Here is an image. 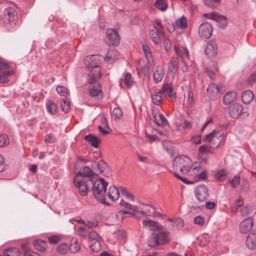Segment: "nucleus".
Listing matches in <instances>:
<instances>
[{
    "instance_id": "obj_21",
    "label": "nucleus",
    "mask_w": 256,
    "mask_h": 256,
    "mask_svg": "<svg viewBox=\"0 0 256 256\" xmlns=\"http://www.w3.org/2000/svg\"><path fill=\"white\" fill-rule=\"evenodd\" d=\"M108 195L109 198L114 202L119 198V191L116 186H111L108 188Z\"/></svg>"
},
{
    "instance_id": "obj_43",
    "label": "nucleus",
    "mask_w": 256,
    "mask_h": 256,
    "mask_svg": "<svg viewBox=\"0 0 256 256\" xmlns=\"http://www.w3.org/2000/svg\"><path fill=\"white\" fill-rule=\"evenodd\" d=\"M57 92L61 96H67L70 95L68 90L66 88L62 86H58L56 87Z\"/></svg>"
},
{
    "instance_id": "obj_16",
    "label": "nucleus",
    "mask_w": 256,
    "mask_h": 256,
    "mask_svg": "<svg viewBox=\"0 0 256 256\" xmlns=\"http://www.w3.org/2000/svg\"><path fill=\"white\" fill-rule=\"evenodd\" d=\"M246 245L250 250L256 248V231H251L248 236L246 240Z\"/></svg>"
},
{
    "instance_id": "obj_24",
    "label": "nucleus",
    "mask_w": 256,
    "mask_h": 256,
    "mask_svg": "<svg viewBox=\"0 0 256 256\" xmlns=\"http://www.w3.org/2000/svg\"><path fill=\"white\" fill-rule=\"evenodd\" d=\"M33 245L36 250L40 252H44L46 248L47 242L44 240H36L34 241Z\"/></svg>"
},
{
    "instance_id": "obj_37",
    "label": "nucleus",
    "mask_w": 256,
    "mask_h": 256,
    "mask_svg": "<svg viewBox=\"0 0 256 256\" xmlns=\"http://www.w3.org/2000/svg\"><path fill=\"white\" fill-rule=\"evenodd\" d=\"M60 108L64 113H68L70 110V102L67 100H62L60 104Z\"/></svg>"
},
{
    "instance_id": "obj_20",
    "label": "nucleus",
    "mask_w": 256,
    "mask_h": 256,
    "mask_svg": "<svg viewBox=\"0 0 256 256\" xmlns=\"http://www.w3.org/2000/svg\"><path fill=\"white\" fill-rule=\"evenodd\" d=\"M164 75V70L162 66H158L154 72L153 77L154 82L158 83L162 81Z\"/></svg>"
},
{
    "instance_id": "obj_59",
    "label": "nucleus",
    "mask_w": 256,
    "mask_h": 256,
    "mask_svg": "<svg viewBox=\"0 0 256 256\" xmlns=\"http://www.w3.org/2000/svg\"><path fill=\"white\" fill-rule=\"evenodd\" d=\"M256 82V71L253 72L248 78V83L250 85Z\"/></svg>"
},
{
    "instance_id": "obj_12",
    "label": "nucleus",
    "mask_w": 256,
    "mask_h": 256,
    "mask_svg": "<svg viewBox=\"0 0 256 256\" xmlns=\"http://www.w3.org/2000/svg\"><path fill=\"white\" fill-rule=\"evenodd\" d=\"M204 52L208 58H214L218 52L217 44L212 41L208 42Z\"/></svg>"
},
{
    "instance_id": "obj_51",
    "label": "nucleus",
    "mask_w": 256,
    "mask_h": 256,
    "mask_svg": "<svg viewBox=\"0 0 256 256\" xmlns=\"http://www.w3.org/2000/svg\"><path fill=\"white\" fill-rule=\"evenodd\" d=\"M145 136L148 139V142L150 143H152L156 141H160V139L158 136H157L156 135L150 134H148L146 132H145Z\"/></svg>"
},
{
    "instance_id": "obj_49",
    "label": "nucleus",
    "mask_w": 256,
    "mask_h": 256,
    "mask_svg": "<svg viewBox=\"0 0 256 256\" xmlns=\"http://www.w3.org/2000/svg\"><path fill=\"white\" fill-rule=\"evenodd\" d=\"M217 134V132L216 130H214L210 133L206 134L202 138V140L206 142H208L209 143L211 142V140L213 138L214 136Z\"/></svg>"
},
{
    "instance_id": "obj_8",
    "label": "nucleus",
    "mask_w": 256,
    "mask_h": 256,
    "mask_svg": "<svg viewBox=\"0 0 256 256\" xmlns=\"http://www.w3.org/2000/svg\"><path fill=\"white\" fill-rule=\"evenodd\" d=\"M96 176L94 172H92L90 166H84L82 168V172L78 170L74 176V178L79 179L80 177L82 178V180H86L90 178H94L92 177Z\"/></svg>"
},
{
    "instance_id": "obj_23",
    "label": "nucleus",
    "mask_w": 256,
    "mask_h": 256,
    "mask_svg": "<svg viewBox=\"0 0 256 256\" xmlns=\"http://www.w3.org/2000/svg\"><path fill=\"white\" fill-rule=\"evenodd\" d=\"M236 98V94L234 92H226L224 96L223 102L225 104H228L234 102Z\"/></svg>"
},
{
    "instance_id": "obj_32",
    "label": "nucleus",
    "mask_w": 256,
    "mask_h": 256,
    "mask_svg": "<svg viewBox=\"0 0 256 256\" xmlns=\"http://www.w3.org/2000/svg\"><path fill=\"white\" fill-rule=\"evenodd\" d=\"M204 5L212 8H216L219 6L221 0H202Z\"/></svg>"
},
{
    "instance_id": "obj_2",
    "label": "nucleus",
    "mask_w": 256,
    "mask_h": 256,
    "mask_svg": "<svg viewBox=\"0 0 256 256\" xmlns=\"http://www.w3.org/2000/svg\"><path fill=\"white\" fill-rule=\"evenodd\" d=\"M168 234V232L160 230L152 232L148 238L147 242L148 246L154 248L168 243L170 241Z\"/></svg>"
},
{
    "instance_id": "obj_42",
    "label": "nucleus",
    "mask_w": 256,
    "mask_h": 256,
    "mask_svg": "<svg viewBox=\"0 0 256 256\" xmlns=\"http://www.w3.org/2000/svg\"><path fill=\"white\" fill-rule=\"evenodd\" d=\"M98 170L100 173L104 172L105 170L108 169V164L103 160H100L98 162Z\"/></svg>"
},
{
    "instance_id": "obj_25",
    "label": "nucleus",
    "mask_w": 256,
    "mask_h": 256,
    "mask_svg": "<svg viewBox=\"0 0 256 256\" xmlns=\"http://www.w3.org/2000/svg\"><path fill=\"white\" fill-rule=\"evenodd\" d=\"M150 34L154 42L156 44H159L162 42L161 36H163L160 34L159 32L155 30H152L150 31Z\"/></svg>"
},
{
    "instance_id": "obj_48",
    "label": "nucleus",
    "mask_w": 256,
    "mask_h": 256,
    "mask_svg": "<svg viewBox=\"0 0 256 256\" xmlns=\"http://www.w3.org/2000/svg\"><path fill=\"white\" fill-rule=\"evenodd\" d=\"M166 220L170 222H174L178 228H181L184 226V222L182 218H178L174 221L172 220L171 218H168Z\"/></svg>"
},
{
    "instance_id": "obj_53",
    "label": "nucleus",
    "mask_w": 256,
    "mask_h": 256,
    "mask_svg": "<svg viewBox=\"0 0 256 256\" xmlns=\"http://www.w3.org/2000/svg\"><path fill=\"white\" fill-rule=\"evenodd\" d=\"M126 214H129L133 217H136V214H134V212H131L126 211V210L118 211L116 214V216L118 218L119 217H120V218H122V219H123L124 215Z\"/></svg>"
},
{
    "instance_id": "obj_54",
    "label": "nucleus",
    "mask_w": 256,
    "mask_h": 256,
    "mask_svg": "<svg viewBox=\"0 0 256 256\" xmlns=\"http://www.w3.org/2000/svg\"><path fill=\"white\" fill-rule=\"evenodd\" d=\"M48 239L50 243L52 244H56L60 242V238L56 235H52L50 236H48Z\"/></svg>"
},
{
    "instance_id": "obj_61",
    "label": "nucleus",
    "mask_w": 256,
    "mask_h": 256,
    "mask_svg": "<svg viewBox=\"0 0 256 256\" xmlns=\"http://www.w3.org/2000/svg\"><path fill=\"white\" fill-rule=\"evenodd\" d=\"M174 174L177 178H178L179 180H181L183 182L186 184L190 183V182L186 178L180 176L177 172H174Z\"/></svg>"
},
{
    "instance_id": "obj_31",
    "label": "nucleus",
    "mask_w": 256,
    "mask_h": 256,
    "mask_svg": "<svg viewBox=\"0 0 256 256\" xmlns=\"http://www.w3.org/2000/svg\"><path fill=\"white\" fill-rule=\"evenodd\" d=\"M57 105L52 100H48L46 104V109L52 115H54L57 112Z\"/></svg>"
},
{
    "instance_id": "obj_27",
    "label": "nucleus",
    "mask_w": 256,
    "mask_h": 256,
    "mask_svg": "<svg viewBox=\"0 0 256 256\" xmlns=\"http://www.w3.org/2000/svg\"><path fill=\"white\" fill-rule=\"evenodd\" d=\"M101 92V85L100 84H98L97 85H94L89 88V94L92 97L98 96Z\"/></svg>"
},
{
    "instance_id": "obj_11",
    "label": "nucleus",
    "mask_w": 256,
    "mask_h": 256,
    "mask_svg": "<svg viewBox=\"0 0 256 256\" xmlns=\"http://www.w3.org/2000/svg\"><path fill=\"white\" fill-rule=\"evenodd\" d=\"M106 33L110 44L114 46L118 45L120 42V37L117 31L114 29H109L107 30Z\"/></svg>"
},
{
    "instance_id": "obj_58",
    "label": "nucleus",
    "mask_w": 256,
    "mask_h": 256,
    "mask_svg": "<svg viewBox=\"0 0 256 256\" xmlns=\"http://www.w3.org/2000/svg\"><path fill=\"white\" fill-rule=\"evenodd\" d=\"M194 222L196 224L203 226L204 223V218L201 216H196L194 218Z\"/></svg>"
},
{
    "instance_id": "obj_40",
    "label": "nucleus",
    "mask_w": 256,
    "mask_h": 256,
    "mask_svg": "<svg viewBox=\"0 0 256 256\" xmlns=\"http://www.w3.org/2000/svg\"><path fill=\"white\" fill-rule=\"evenodd\" d=\"M212 149L210 148V145L204 144L198 148V154H212V152L211 150Z\"/></svg>"
},
{
    "instance_id": "obj_9",
    "label": "nucleus",
    "mask_w": 256,
    "mask_h": 256,
    "mask_svg": "<svg viewBox=\"0 0 256 256\" xmlns=\"http://www.w3.org/2000/svg\"><path fill=\"white\" fill-rule=\"evenodd\" d=\"M102 63L99 55H91L86 58L85 60L86 64L90 68H94L100 66Z\"/></svg>"
},
{
    "instance_id": "obj_38",
    "label": "nucleus",
    "mask_w": 256,
    "mask_h": 256,
    "mask_svg": "<svg viewBox=\"0 0 256 256\" xmlns=\"http://www.w3.org/2000/svg\"><path fill=\"white\" fill-rule=\"evenodd\" d=\"M175 24L178 28H186L187 27L186 18L184 16L181 17L176 21Z\"/></svg>"
},
{
    "instance_id": "obj_14",
    "label": "nucleus",
    "mask_w": 256,
    "mask_h": 256,
    "mask_svg": "<svg viewBox=\"0 0 256 256\" xmlns=\"http://www.w3.org/2000/svg\"><path fill=\"white\" fill-rule=\"evenodd\" d=\"M4 15L5 18L11 22H15L18 19L16 12L14 8L11 7H8L4 10Z\"/></svg>"
},
{
    "instance_id": "obj_33",
    "label": "nucleus",
    "mask_w": 256,
    "mask_h": 256,
    "mask_svg": "<svg viewBox=\"0 0 256 256\" xmlns=\"http://www.w3.org/2000/svg\"><path fill=\"white\" fill-rule=\"evenodd\" d=\"M120 205L124 206L127 210H132V212H134V214L138 212L136 206H132L130 204L124 202L123 200H121Z\"/></svg>"
},
{
    "instance_id": "obj_4",
    "label": "nucleus",
    "mask_w": 256,
    "mask_h": 256,
    "mask_svg": "<svg viewBox=\"0 0 256 256\" xmlns=\"http://www.w3.org/2000/svg\"><path fill=\"white\" fill-rule=\"evenodd\" d=\"M94 180V178L84 180L74 178V186L78 189L80 194L82 196H86L88 192L92 190Z\"/></svg>"
},
{
    "instance_id": "obj_30",
    "label": "nucleus",
    "mask_w": 256,
    "mask_h": 256,
    "mask_svg": "<svg viewBox=\"0 0 256 256\" xmlns=\"http://www.w3.org/2000/svg\"><path fill=\"white\" fill-rule=\"evenodd\" d=\"M80 249L78 240L76 238H72L71 240L70 245L69 246L68 250L70 252L75 253L79 251Z\"/></svg>"
},
{
    "instance_id": "obj_34",
    "label": "nucleus",
    "mask_w": 256,
    "mask_h": 256,
    "mask_svg": "<svg viewBox=\"0 0 256 256\" xmlns=\"http://www.w3.org/2000/svg\"><path fill=\"white\" fill-rule=\"evenodd\" d=\"M69 245L66 243L60 244L56 248V252L61 255H64L68 252Z\"/></svg>"
},
{
    "instance_id": "obj_63",
    "label": "nucleus",
    "mask_w": 256,
    "mask_h": 256,
    "mask_svg": "<svg viewBox=\"0 0 256 256\" xmlns=\"http://www.w3.org/2000/svg\"><path fill=\"white\" fill-rule=\"evenodd\" d=\"M16 248H10L7 249H6L4 250L2 254H0V256H13L12 254L9 255L8 254V252H10L12 250H16Z\"/></svg>"
},
{
    "instance_id": "obj_57",
    "label": "nucleus",
    "mask_w": 256,
    "mask_h": 256,
    "mask_svg": "<svg viewBox=\"0 0 256 256\" xmlns=\"http://www.w3.org/2000/svg\"><path fill=\"white\" fill-rule=\"evenodd\" d=\"M152 115L153 118L154 119V122L158 126H161V124L158 121V116L156 115V114L158 112V109L156 107L152 108Z\"/></svg>"
},
{
    "instance_id": "obj_55",
    "label": "nucleus",
    "mask_w": 256,
    "mask_h": 256,
    "mask_svg": "<svg viewBox=\"0 0 256 256\" xmlns=\"http://www.w3.org/2000/svg\"><path fill=\"white\" fill-rule=\"evenodd\" d=\"M240 182V176H235L231 180L230 184L232 188H236L239 184Z\"/></svg>"
},
{
    "instance_id": "obj_62",
    "label": "nucleus",
    "mask_w": 256,
    "mask_h": 256,
    "mask_svg": "<svg viewBox=\"0 0 256 256\" xmlns=\"http://www.w3.org/2000/svg\"><path fill=\"white\" fill-rule=\"evenodd\" d=\"M99 238L98 234L95 232H92L88 234V238L90 240H98V238Z\"/></svg>"
},
{
    "instance_id": "obj_5",
    "label": "nucleus",
    "mask_w": 256,
    "mask_h": 256,
    "mask_svg": "<svg viewBox=\"0 0 256 256\" xmlns=\"http://www.w3.org/2000/svg\"><path fill=\"white\" fill-rule=\"evenodd\" d=\"M194 195L200 202H205L209 197L208 188L204 184H200L194 188Z\"/></svg>"
},
{
    "instance_id": "obj_15",
    "label": "nucleus",
    "mask_w": 256,
    "mask_h": 256,
    "mask_svg": "<svg viewBox=\"0 0 256 256\" xmlns=\"http://www.w3.org/2000/svg\"><path fill=\"white\" fill-rule=\"evenodd\" d=\"M224 138L225 135L224 134H221L219 132H217L216 135L213 138L211 142L209 143L210 148L212 149L218 148Z\"/></svg>"
},
{
    "instance_id": "obj_50",
    "label": "nucleus",
    "mask_w": 256,
    "mask_h": 256,
    "mask_svg": "<svg viewBox=\"0 0 256 256\" xmlns=\"http://www.w3.org/2000/svg\"><path fill=\"white\" fill-rule=\"evenodd\" d=\"M112 115L115 119H120L122 116V110L118 107L115 108L112 111Z\"/></svg>"
},
{
    "instance_id": "obj_18",
    "label": "nucleus",
    "mask_w": 256,
    "mask_h": 256,
    "mask_svg": "<svg viewBox=\"0 0 256 256\" xmlns=\"http://www.w3.org/2000/svg\"><path fill=\"white\" fill-rule=\"evenodd\" d=\"M84 140L94 148H98L99 144L101 142L100 138L97 136L90 133L86 135L84 137Z\"/></svg>"
},
{
    "instance_id": "obj_46",
    "label": "nucleus",
    "mask_w": 256,
    "mask_h": 256,
    "mask_svg": "<svg viewBox=\"0 0 256 256\" xmlns=\"http://www.w3.org/2000/svg\"><path fill=\"white\" fill-rule=\"evenodd\" d=\"M226 173L224 170L218 171L215 174V178L218 182H222L225 180Z\"/></svg>"
},
{
    "instance_id": "obj_44",
    "label": "nucleus",
    "mask_w": 256,
    "mask_h": 256,
    "mask_svg": "<svg viewBox=\"0 0 256 256\" xmlns=\"http://www.w3.org/2000/svg\"><path fill=\"white\" fill-rule=\"evenodd\" d=\"M131 79V74L129 72H127L124 78V84L128 88H131L134 84V82Z\"/></svg>"
},
{
    "instance_id": "obj_36",
    "label": "nucleus",
    "mask_w": 256,
    "mask_h": 256,
    "mask_svg": "<svg viewBox=\"0 0 256 256\" xmlns=\"http://www.w3.org/2000/svg\"><path fill=\"white\" fill-rule=\"evenodd\" d=\"M207 92L209 94H214L217 95L220 93V89L218 85L214 84H210L207 88Z\"/></svg>"
},
{
    "instance_id": "obj_6",
    "label": "nucleus",
    "mask_w": 256,
    "mask_h": 256,
    "mask_svg": "<svg viewBox=\"0 0 256 256\" xmlns=\"http://www.w3.org/2000/svg\"><path fill=\"white\" fill-rule=\"evenodd\" d=\"M213 29L212 26L208 22L202 24L198 28V34L200 38L207 39L212 34Z\"/></svg>"
},
{
    "instance_id": "obj_29",
    "label": "nucleus",
    "mask_w": 256,
    "mask_h": 256,
    "mask_svg": "<svg viewBox=\"0 0 256 256\" xmlns=\"http://www.w3.org/2000/svg\"><path fill=\"white\" fill-rule=\"evenodd\" d=\"M162 90H161L154 92V94L152 96V101L154 104L156 106L160 104L162 101Z\"/></svg>"
},
{
    "instance_id": "obj_1",
    "label": "nucleus",
    "mask_w": 256,
    "mask_h": 256,
    "mask_svg": "<svg viewBox=\"0 0 256 256\" xmlns=\"http://www.w3.org/2000/svg\"><path fill=\"white\" fill-rule=\"evenodd\" d=\"M92 184L91 191L94 198L104 205L110 206V204L106 202V198L108 182L104 178H100L94 180Z\"/></svg>"
},
{
    "instance_id": "obj_52",
    "label": "nucleus",
    "mask_w": 256,
    "mask_h": 256,
    "mask_svg": "<svg viewBox=\"0 0 256 256\" xmlns=\"http://www.w3.org/2000/svg\"><path fill=\"white\" fill-rule=\"evenodd\" d=\"M162 43L166 52H168L171 50L172 44L168 38H164L162 40Z\"/></svg>"
},
{
    "instance_id": "obj_39",
    "label": "nucleus",
    "mask_w": 256,
    "mask_h": 256,
    "mask_svg": "<svg viewBox=\"0 0 256 256\" xmlns=\"http://www.w3.org/2000/svg\"><path fill=\"white\" fill-rule=\"evenodd\" d=\"M240 212L242 216L252 214L254 212V207L252 206H246L242 208Z\"/></svg>"
},
{
    "instance_id": "obj_26",
    "label": "nucleus",
    "mask_w": 256,
    "mask_h": 256,
    "mask_svg": "<svg viewBox=\"0 0 256 256\" xmlns=\"http://www.w3.org/2000/svg\"><path fill=\"white\" fill-rule=\"evenodd\" d=\"M169 70L171 72H176L178 68V59L176 57L172 58L168 64Z\"/></svg>"
},
{
    "instance_id": "obj_13",
    "label": "nucleus",
    "mask_w": 256,
    "mask_h": 256,
    "mask_svg": "<svg viewBox=\"0 0 256 256\" xmlns=\"http://www.w3.org/2000/svg\"><path fill=\"white\" fill-rule=\"evenodd\" d=\"M253 225V220L252 218H248L244 220L240 224V232L242 234L248 232Z\"/></svg>"
},
{
    "instance_id": "obj_35",
    "label": "nucleus",
    "mask_w": 256,
    "mask_h": 256,
    "mask_svg": "<svg viewBox=\"0 0 256 256\" xmlns=\"http://www.w3.org/2000/svg\"><path fill=\"white\" fill-rule=\"evenodd\" d=\"M154 4L156 8L162 12L168 8V4L164 0H156Z\"/></svg>"
},
{
    "instance_id": "obj_17",
    "label": "nucleus",
    "mask_w": 256,
    "mask_h": 256,
    "mask_svg": "<svg viewBox=\"0 0 256 256\" xmlns=\"http://www.w3.org/2000/svg\"><path fill=\"white\" fill-rule=\"evenodd\" d=\"M142 224L144 226L150 228L152 231L161 230L163 229V226L157 222L150 220H143Z\"/></svg>"
},
{
    "instance_id": "obj_56",
    "label": "nucleus",
    "mask_w": 256,
    "mask_h": 256,
    "mask_svg": "<svg viewBox=\"0 0 256 256\" xmlns=\"http://www.w3.org/2000/svg\"><path fill=\"white\" fill-rule=\"evenodd\" d=\"M201 134L195 135L192 137L191 141L192 144H199L201 143Z\"/></svg>"
},
{
    "instance_id": "obj_7",
    "label": "nucleus",
    "mask_w": 256,
    "mask_h": 256,
    "mask_svg": "<svg viewBox=\"0 0 256 256\" xmlns=\"http://www.w3.org/2000/svg\"><path fill=\"white\" fill-rule=\"evenodd\" d=\"M242 106L238 103H234L229 108L228 113L230 116L234 119H237L244 114Z\"/></svg>"
},
{
    "instance_id": "obj_10",
    "label": "nucleus",
    "mask_w": 256,
    "mask_h": 256,
    "mask_svg": "<svg viewBox=\"0 0 256 256\" xmlns=\"http://www.w3.org/2000/svg\"><path fill=\"white\" fill-rule=\"evenodd\" d=\"M210 18L215 20L218 23V26L222 29L226 28L228 24L226 16L218 14L216 12L210 14Z\"/></svg>"
},
{
    "instance_id": "obj_45",
    "label": "nucleus",
    "mask_w": 256,
    "mask_h": 256,
    "mask_svg": "<svg viewBox=\"0 0 256 256\" xmlns=\"http://www.w3.org/2000/svg\"><path fill=\"white\" fill-rule=\"evenodd\" d=\"M119 188L122 194L126 196L128 199L132 201L134 200V196L130 193L126 188L120 186Z\"/></svg>"
},
{
    "instance_id": "obj_41",
    "label": "nucleus",
    "mask_w": 256,
    "mask_h": 256,
    "mask_svg": "<svg viewBox=\"0 0 256 256\" xmlns=\"http://www.w3.org/2000/svg\"><path fill=\"white\" fill-rule=\"evenodd\" d=\"M10 143L8 136L6 134L0 135V148L8 146Z\"/></svg>"
},
{
    "instance_id": "obj_60",
    "label": "nucleus",
    "mask_w": 256,
    "mask_h": 256,
    "mask_svg": "<svg viewBox=\"0 0 256 256\" xmlns=\"http://www.w3.org/2000/svg\"><path fill=\"white\" fill-rule=\"evenodd\" d=\"M52 134H48L45 136L44 141L46 143H53L55 142Z\"/></svg>"
},
{
    "instance_id": "obj_3",
    "label": "nucleus",
    "mask_w": 256,
    "mask_h": 256,
    "mask_svg": "<svg viewBox=\"0 0 256 256\" xmlns=\"http://www.w3.org/2000/svg\"><path fill=\"white\" fill-rule=\"evenodd\" d=\"M172 166L175 170H180L182 174L184 175L190 170L192 162L188 156L182 155L174 158Z\"/></svg>"
},
{
    "instance_id": "obj_19",
    "label": "nucleus",
    "mask_w": 256,
    "mask_h": 256,
    "mask_svg": "<svg viewBox=\"0 0 256 256\" xmlns=\"http://www.w3.org/2000/svg\"><path fill=\"white\" fill-rule=\"evenodd\" d=\"M254 98V94L250 90H246L242 94V100L244 104H250Z\"/></svg>"
},
{
    "instance_id": "obj_64",
    "label": "nucleus",
    "mask_w": 256,
    "mask_h": 256,
    "mask_svg": "<svg viewBox=\"0 0 256 256\" xmlns=\"http://www.w3.org/2000/svg\"><path fill=\"white\" fill-rule=\"evenodd\" d=\"M78 232L79 234V235L82 236L86 237V230L84 227L80 226L78 228Z\"/></svg>"
},
{
    "instance_id": "obj_28",
    "label": "nucleus",
    "mask_w": 256,
    "mask_h": 256,
    "mask_svg": "<svg viewBox=\"0 0 256 256\" xmlns=\"http://www.w3.org/2000/svg\"><path fill=\"white\" fill-rule=\"evenodd\" d=\"M90 248L94 252H98L101 250V245L98 240H89Z\"/></svg>"
},
{
    "instance_id": "obj_47",
    "label": "nucleus",
    "mask_w": 256,
    "mask_h": 256,
    "mask_svg": "<svg viewBox=\"0 0 256 256\" xmlns=\"http://www.w3.org/2000/svg\"><path fill=\"white\" fill-rule=\"evenodd\" d=\"M154 30H158V32H160V34H162V36H164V32L162 30L163 26L158 20L156 19L154 20Z\"/></svg>"
},
{
    "instance_id": "obj_22",
    "label": "nucleus",
    "mask_w": 256,
    "mask_h": 256,
    "mask_svg": "<svg viewBox=\"0 0 256 256\" xmlns=\"http://www.w3.org/2000/svg\"><path fill=\"white\" fill-rule=\"evenodd\" d=\"M162 92H166L168 94V96L172 99H176V94L175 92H173V88L172 85L168 83H166L163 84L162 86Z\"/></svg>"
}]
</instances>
